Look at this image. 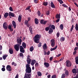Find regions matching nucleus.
I'll list each match as a JSON object with an SVG mask.
<instances>
[{"label":"nucleus","mask_w":78,"mask_h":78,"mask_svg":"<svg viewBox=\"0 0 78 78\" xmlns=\"http://www.w3.org/2000/svg\"><path fill=\"white\" fill-rule=\"evenodd\" d=\"M43 5L44 6H47L48 5V2H44L43 3Z\"/></svg>","instance_id":"obj_38"},{"label":"nucleus","mask_w":78,"mask_h":78,"mask_svg":"<svg viewBox=\"0 0 78 78\" xmlns=\"http://www.w3.org/2000/svg\"><path fill=\"white\" fill-rule=\"evenodd\" d=\"M65 73L66 75H69V72H68V71H66Z\"/></svg>","instance_id":"obj_42"},{"label":"nucleus","mask_w":78,"mask_h":78,"mask_svg":"<svg viewBox=\"0 0 78 78\" xmlns=\"http://www.w3.org/2000/svg\"><path fill=\"white\" fill-rule=\"evenodd\" d=\"M66 66L67 67H70L71 66V63L69 61L67 60L66 62Z\"/></svg>","instance_id":"obj_6"},{"label":"nucleus","mask_w":78,"mask_h":78,"mask_svg":"<svg viewBox=\"0 0 78 78\" xmlns=\"http://www.w3.org/2000/svg\"><path fill=\"white\" fill-rule=\"evenodd\" d=\"M59 27H60V29H61V30H63V24H61L60 26H59Z\"/></svg>","instance_id":"obj_31"},{"label":"nucleus","mask_w":78,"mask_h":78,"mask_svg":"<svg viewBox=\"0 0 78 78\" xmlns=\"http://www.w3.org/2000/svg\"><path fill=\"white\" fill-rule=\"evenodd\" d=\"M56 78V75H54L51 76V78Z\"/></svg>","instance_id":"obj_44"},{"label":"nucleus","mask_w":78,"mask_h":78,"mask_svg":"<svg viewBox=\"0 0 78 78\" xmlns=\"http://www.w3.org/2000/svg\"><path fill=\"white\" fill-rule=\"evenodd\" d=\"M37 14L38 16H41V12H40V11H38Z\"/></svg>","instance_id":"obj_45"},{"label":"nucleus","mask_w":78,"mask_h":78,"mask_svg":"<svg viewBox=\"0 0 78 78\" xmlns=\"http://www.w3.org/2000/svg\"><path fill=\"white\" fill-rule=\"evenodd\" d=\"M62 5L64 7H67V5H66L65 4H62Z\"/></svg>","instance_id":"obj_63"},{"label":"nucleus","mask_w":78,"mask_h":78,"mask_svg":"<svg viewBox=\"0 0 78 78\" xmlns=\"http://www.w3.org/2000/svg\"><path fill=\"white\" fill-rule=\"evenodd\" d=\"M42 43H40L38 45V47H41L42 46Z\"/></svg>","instance_id":"obj_46"},{"label":"nucleus","mask_w":78,"mask_h":78,"mask_svg":"<svg viewBox=\"0 0 78 78\" xmlns=\"http://www.w3.org/2000/svg\"><path fill=\"white\" fill-rule=\"evenodd\" d=\"M53 30L52 29H50L49 32L48 33L49 34H51L52 33H53Z\"/></svg>","instance_id":"obj_26"},{"label":"nucleus","mask_w":78,"mask_h":78,"mask_svg":"<svg viewBox=\"0 0 78 78\" xmlns=\"http://www.w3.org/2000/svg\"><path fill=\"white\" fill-rule=\"evenodd\" d=\"M8 28L11 31H13V29L11 28V25L9 26Z\"/></svg>","instance_id":"obj_33"},{"label":"nucleus","mask_w":78,"mask_h":78,"mask_svg":"<svg viewBox=\"0 0 78 78\" xmlns=\"http://www.w3.org/2000/svg\"><path fill=\"white\" fill-rule=\"evenodd\" d=\"M34 50V47L32 46L30 48V51H33Z\"/></svg>","instance_id":"obj_34"},{"label":"nucleus","mask_w":78,"mask_h":78,"mask_svg":"<svg viewBox=\"0 0 78 78\" xmlns=\"http://www.w3.org/2000/svg\"><path fill=\"white\" fill-rule=\"evenodd\" d=\"M12 24L14 28H16V23L14 21H12Z\"/></svg>","instance_id":"obj_13"},{"label":"nucleus","mask_w":78,"mask_h":78,"mask_svg":"<svg viewBox=\"0 0 78 78\" xmlns=\"http://www.w3.org/2000/svg\"><path fill=\"white\" fill-rule=\"evenodd\" d=\"M22 45L23 47L24 48H26L27 45H26V44H25V43L24 42H23Z\"/></svg>","instance_id":"obj_27"},{"label":"nucleus","mask_w":78,"mask_h":78,"mask_svg":"<svg viewBox=\"0 0 78 78\" xmlns=\"http://www.w3.org/2000/svg\"><path fill=\"white\" fill-rule=\"evenodd\" d=\"M20 47V45L19 44H16L14 45V48L15 50H16V51H18L19 50Z\"/></svg>","instance_id":"obj_4"},{"label":"nucleus","mask_w":78,"mask_h":78,"mask_svg":"<svg viewBox=\"0 0 78 78\" xmlns=\"http://www.w3.org/2000/svg\"><path fill=\"white\" fill-rule=\"evenodd\" d=\"M2 70L3 72H4V71H5V68H2Z\"/></svg>","instance_id":"obj_51"},{"label":"nucleus","mask_w":78,"mask_h":78,"mask_svg":"<svg viewBox=\"0 0 78 78\" xmlns=\"http://www.w3.org/2000/svg\"><path fill=\"white\" fill-rule=\"evenodd\" d=\"M50 51H48L47 53V55H50Z\"/></svg>","instance_id":"obj_61"},{"label":"nucleus","mask_w":78,"mask_h":78,"mask_svg":"<svg viewBox=\"0 0 78 78\" xmlns=\"http://www.w3.org/2000/svg\"><path fill=\"white\" fill-rule=\"evenodd\" d=\"M76 63V64H78V56L76 57L75 58Z\"/></svg>","instance_id":"obj_29"},{"label":"nucleus","mask_w":78,"mask_h":78,"mask_svg":"<svg viewBox=\"0 0 78 78\" xmlns=\"http://www.w3.org/2000/svg\"><path fill=\"white\" fill-rule=\"evenodd\" d=\"M36 60H32L31 62V66H34V64L36 63Z\"/></svg>","instance_id":"obj_14"},{"label":"nucleus","mask_w":78,"mask_h":78,"mask_svg":"<svg viewBox=\"0 0 78 78\" xmlns=\"http://www.w3.org/2000/svg\"><path fill=\"white\" fill-rule=\"evenodd\" d=\"M35 66L36 67H38L39 66V63H36L35 64Z\"/></svg>","instance_id":"obj_54"},{"label":"nucleus","mask_w":78,"mask_h":78,"mask_svg":"<svg viewBox=\"0 0 78 78\" xmlns=\"http://www.w3.org/2000/svg\"><path fill=\"white\" fill-rule=\"evenodd\" d=\"M34 2L35 3H37L38 2V0H34Z\"/></svg>","instance_id":"obj_49"},{"label":"nucleus","mask_w":78,"mask_h":78,"mask_svg":"<svg viewBox=\"0 0 78 78\" xmlns=\"http://www.w3.org/2000/svg\"><path fill=\"white\" fill-rule=\"evenodd\" d=\"M76 30H77V31H78V24H76Z\"/></svg>","instance_id":"obj_39"},{"label":"nucleus","mask_w":78,"mask_h":78,"mask_svg":"<svg viewBox=\"0 0 78 78\" xmlns=\"http://www.w3.org/2000/svg\"><path fill=\"white\" fill-rule=\"evenodd\" d=\"M78 49V47H76L74 49V50L75 51H76V50H77V49Z\"/></svg>","instance_id":"obj_52"},{"label":"nucleus","mask_w":78,"mask_h":78,"mask_svg":"<svg viewBox=\"0 0 78 78\" xmlns=\"http://www.w3.org/2000/svg\"><path fill=\"white\" fill-rule=\"evenodd\" d=\"M11 66L10 65H7L6 66V69L8 71H11Z\"/></svg>","instance_id":"obj_12"},{"label":"nucleus","mask_w":78,"mask_h":78,"mask_svg":"<svg viewBox=\"0 0 78 78\" xmlns=\"http://www.w3.org/2000/svg\"><path fill=\"white\" fill-rule=\"evenodd\" d=\"M66 77V74L64 73H63L62 75L61 78H65Z\"/></svg>","instance_id":"obj_36"},{"label":"nucleus","mask_w":78,"mask_h":78,"mask_svg":"<svg viewBox=\"0 0 78 78\" xmlns=\"http://www.w3.org/2000/svg\"><path fill=\"white\" fill-rule=\"evenodd\" d=\"M3 28L5 29V30H6L7 29V27H8V25L6 22H5L3 24Z\"/></svg>","instance_id":"obj_9"},{"label":"nucleus","mask_w":78,"mask_h":78,"mask_svg":"<svg viewBox=\"0 0 78 78\" xmlns=\"http://www.w3.org/2000/svg\"><path fill=\"white\" fill-rule=\"evenodd\" d=\"M52 59H53V57H51L50 58V60L51 61Z\"/></svg>","instance_id":"obj_64"},{"label":"nucleus","mask_w":78,"mask_h":78,"mask_svg":"<svg viewBox=\"0 0 78 78\" xmlns=\"http://www.w3.org/2000/svg\"><path fill=\"white\" fill-rule=\"evenodd\" d=\"M64 59V57H62V58L60 60V61H62V60H63V59Z\"/></svg>","instance_id":"obj_56"},{"label":"nucleus","mask_w":78,"mask_h":78,"mask_svg":"<svg viewBox=\"0 0 78 78\" xmlns=\"http://www.w3.org/2000/svg\"><path fill=\"white\" fill-rule=\"evenodd\" d=\"M50 28V26L46 27L45 28L46 31H48V30H49V29Z\"/></svg>","instance_id":"obj_37"},{"label":"nucleus","mask_w":78,"mask_h":78,"mask_svg":"<svg viewBox=\"0 0 78 78\" xmlns=\"http://www.w3.org/2000/svg\"><path fill=\"white\" fill-rule=\"evenodd\" d=\"M22 20V16H19V17H18V21L20 22H21V20Z\"/></svg>","instance_id":"obj_24"},{"label":"nucleus","mask_w":78,"mask_h":78,"mask_svg":"<svg viewBox=\"0 0 78 78\" xmlns=\"http://www.w3.org/2000/svg\"><path fill=\"white\" fill-rule=\"evenodd\" d=\"M9 51L10 54H13V49L12 48H10L9 50Z\"/></svg>","instance_id":"obj_17"},{"label":"nucleus","mask_w":78,"mask_h":78,"mask_svg":"<svg viewBox=\"0 0 78 78\" xmlns=\"http://www.w3.org/2000/svg\"><path fill=\"white\" fill-rule=\"evenodd\" d=\"M17 41L18 44H19L20 45L22 44V39H20V38L17 39Z\"/></svg>","instance_id":"obj_10"},{"label":"nucleus","mask_w":78,"mask_h":78,"mask_svg":"<svg viewBox=\"0 0 78 78\" xmlns=\"http://www.w3.org/2000/svg\"><path fill=\"white\" fill-rule=\"evenodd\" d=\"M28 20H26L25 22V24L26 25H27V24H28Z\"/></svg>","instance_id":"obj_53"},{"label":"nucleus","mask_w":78,"mask_h":78,"mask_svg":"<svg viewBox=\"0 0 78 78\" xmlns=\"http://www.w3.org/2000/svg\"><path fill=\"white\" fill-rule=\"evenodd\" d=\"M9 9L11 11H13V9H12V8L11 7H10L9 8Z\"/></svg>","instance_id":"obj_43"},{"label":"nucleus","mask_w":78,"mask_h":78,"mask_svg":"<svg viewBox=\"0 0 78 78\" xmlns=\"http://www.w3.org/2000/svg\"><path fill=\"white\" fill-rule=\"evenodd\" d=\"M41 37V35L38 34L36 35L34 38V41L37 44H39Z\"/></svg>","instance_id":"obj_1"},{"label":"nucleus","mask_w":78,"mask_h":78,"mask_svg":"<svg viewBox=\"0 0 78 78\" xmlns=\"http://www.w3.org/2000/svg\"><path fill=\"white\" fill-rule=\"evenodd\" d=\"M24 77L26 78H30L31 77V74L26 73L25 74Z\"/></svg>","instance_id":"obj_7"},{"label":"nucleus","mask_w":78,"mask_h":78,"mask_svg":"<svg viewBox=\"0 0 78 78\" xmlns=\"http://www.w3.org/2000/svg\"><path fill=\"white\" fill-rule=\"evenodd\" d=\"M59 20H60V19H58L57 20L55 21L56 23H58V22H59Z\"/></svg>","instance_id":"obj_50"},{"label":"nucleus","mask_w":78,"mask_h":78,"mask_svg":"<svg viewBox=\"0 0 78 78\" xmlns=\"http://www.w3.org/2000/svg\"><path fill=\"white\" fill-rule=\"evenodd\" d=\"M65 40V38L63 37H61V38L60 39V41L61 42H63V41H64Z\"/></svg>","instance_id":"obj_28"},{"label":"nucleus","mask_w":78,"mask_h":78,"mask_svg":"<svg viewBox=\"0 0 78 78\" xmlns=\"http://www.w3.org/2000/svg\"><path fill=\"white\" fill-rule=\"evenodd\" d=\"M51 28L54 30H55V26H54V25H52L51 26Z\"/></svg>","instance_id":"obj_41"},{"label":"nucleus","mask_w":78,"mask_h":78,"mask_svg":"<svg viewBox=\"0 0 78 78\" xmlns=\"http://www.w3.org/2000/svg\"><path fill=\"white\" fill-rule=\"evenodd\" d=\"M8 16V13L5 12L4 14V17L5 18H7V17Z\"/></svg>","instance_id":"obj_25"},{"label":"nucleus","mask_w":78,"mask_h":78,"mask_svg":"<svg viewBox=\"0 0 78 78\" xmlns=\"http://www.w3.org/2000/svg\"><path fill=\"white\" fill-rule=\"evenodd\" d=\"M43 48L44 50H45V49H47V44H44V45L43 46Z\"/></svg>","instance_id":"obj_22"},{"label":"nucleus","mask_w":78,"mask_h":78,"mask_svg":"<svg viewBox=\"0 0 78 78\" xmlns=\"http://www.w3.org/2000/svg\"><path fill=\"white\" fill-rule=\"evenodd\" d=\"M72 73H76V69H73L72 70Z\"/></svg>","instance_id":"obj_23"},{"label":"nucleus","mask_w":78,"mask_h":78,"mask_svg":"<svg viewBox=\"0 0 78 78\" xmlns=\"http://www.w3.org/2000/svg\"><path fill=\"white\" fill-rule=\"evenodd\" d=\"M51 46L53 47L55 46V40L54 39H52L51 41Z\"/></svg>","instance_id":"obj_5"},{"label":"nucleus","mask_w":78,"mask_h":78,"mask_svg":"<svg viewBox=\"0 0 78 78\" xmlns=\"http://www.w3.org/2000/svg\"><path fill=\"white\" fill-rule=\"evenodd\" d=\"M76 51H75L73 52V55H76Z\"/></svg>","instance_id":"obj_58"},{"label":"nucleus","mask_w":78,"mask_h":78,"mask_svg":"<svg viewBox=\"0 0 78 78\" xmlns=\"http://www.w3.org/2000/svg\"><path fill=\"white\" fill-rule=\"evenodd\" d=\"M35 22L36 24H38V23H39V20L35 18Z\"/></svg>","instance_id":"obj_21"},{"label":"nucleus","mask_w":78,"mask_h":78,"mask_svg":"<svg viewBox=\"0 0 78 78\" xmlns=\"http://www.w3.org/2000/svg\"><path fill=\"white\" fill-rule=\"evenodd\" d=\"M51 8H55V5L53 4V2H51Z\"/></svg>","instance_id":"obj_19"},{"label":"nucleus","mask_w":78,"mask_h":78,"mask_svg":"<svg viewBox=\"0 0 78 78\" xmlns=\"http://www.w3.org/2000/svg\"><path fill=\"white\" fill-rule=\"evenodd\" d=\"M30 6H29L27 8H26V10H28L29 9H30Z\"/></svg>","instance_id":"obj_55"},{"label":"nucleus","mask_w":78,"mask_h":78,"mask_svg":"<svg viewBox=\"0 0 78 78\" xmlns=\"http://www.w3.org/2000/svg\"><path fill=\"white\" fill-rule=\"evenodd\" d=\"M37 75L39 76H42V73L40 72H37Z\"/></svg>","instance_id":"obj_35"},{"label":"nucleus","mask_w":78,"mask_h":78,"mask_svg":"<svg viewBox=\"0 0 78 78\" xmlns=\"http://www.w3.org/2000/svg\"><path fill=\"white\" fill-rule=\"evenodd\" d=\"M44 65L47 68H48V67H49V63L47 62H44Z\"/></svg>","instance_id":"obj_16"},{"label":"nucleus","mask_w":78,"mask_h":78,"mask_svg":"<svg viewBox=\"0 0 78 78\" xmlns=\"http://www.w3.org/2000/svg\"><path fill=\"white\" fill-rule=\"evenodd\" d=\"M47 21H44V20H42L41 21V23L43 24V25H45L47 23Z\"/></svg>","instance_id":"obj_11"},{"label":"nucleus","mask_w":78,"mask_h":78,"mask_svg":"<svg viewBox=\"0 0 78 78\" xmlns=\"http://www.w3.org/2000/svg\"><path fill=\"white\" fill-rule=\"evenodd\" d=\"M61 15L59 14H57L56 16V18L57 19H60Z\"/></svg>","instance_id":"obj_18"},{"label":"nucleus","mask_w":78,"mask_h":78,"mask_svg":"<svg viewBox=\"0 0 78 78\" xmlns=\"http://www.w3.org/2000/svg\"><path fill=\"white\" fill-rule=\"evenodd\" d=\"M32 27H31V26H30L29 27V30H30L31 34H33V31H32Z\"/></svg>","instance_id":"obj_30"},{"label":"nucleus","mask_w":78,"mask_h":78,"mask_svg":"<svg viewBox=\"0 0 78 78\" xmlns=\"http://www.w3.org/2000/svg\"><path fill=\"white\" fill-rule=\"evenodd\" d=\"M49 14H50V11H48L47 12H46V15L47 16H48V15H49Z\"/></svg>","instance_id":"obj_48"},{"label":"nucleus","mask_w":78,"mask_h":78,"mask_svg":"<svg viewBox=\"0 0 78 78\" xmlns=\"http://www.w3.org/2000/svg\"><path fill=\"white\" fill-rule=\"evenodd\" d=\"M61 55V54H58V55H56V57H59V56H60Z\"/></svg>","instance_id":"obj_57"},{"label":"nucleus","mask_w":78,"mask_h":78,"mask_svg":"<svg viewBox=\"0 0 78 78\" xmlns=\"http://www.w3.org/2000/svg\"><path fill=\"white\" fill-rule=\"evenodd\" d=\"M73 27H74V26L73 25H72L71 28L70 29L71 31H72L73 29Z\"/></svg>","instance_id":"obj_47"},{"label":"nucleus","mask_w":78,"mask_h":78,"mask_svg":"<svg viewBox=\"0 0 78 78\" xmlns=\"http://www.w3.org/2000/svg\"><path fill=\"white\" fill-rule=\"evenodd\" d=\"M60 3V4H62L63 3V1L62 0H57Z\"/></svg>","instance_id":"obj_40"},{"label":"nucleus","mask_w":78,"mask_h":78,"mask_svg":"<svg viewBox=\"0 0 78 78\" xmlns=\"http://www.w3.org/2000/svg\"><path fill=\"white\" fill-rule=\"evenodd\" d=\"M15 78H19V75L18 74H17Z\"/></svg>","instance_id":"obj_60"},{"label":"nucleus","mask_w":78,"mask_h":78,"mask_svg":"<svg viewBox=\"0 0 78 78\" xmlns=\"http://www.w3.org/2000/svg\"><path fill=\"white\" fill-rule=\"evenodd\" d=\"M57 47H58V46H55V47L54 48H51L50 49V51H53V50H56V48H57Z\"/></svg>","instance_id":"obj_20"},{"label":"nucleus","mask_w":78,"mask_h":78,"mask_svg":"<svg viewBox=\"0 0 78 78\" xmlns=\"http://www.w3.org/2000/svg\"><path fill=\"white\" fill-rule=\"evenodd\" d=\"M26 72L28 73H30L31 72V67H30V65H28V64H26Z\"/></svg>","instance_id":"obj_2"},{"label":"nucleus","mask_w":78,"mask_h":78,"mask_svg":"<svg viewBox=\"0 0 78 78\" xmlns=\"http://www.w3.org/2000/svg\"><path fill=\"white\" fill-rule=\"evenodd\" d=\"M8 56L7 55H4L2 56V58L4 60L6 59V57Z\"/></svg>","instance_id":"obj_32"},{"label":"nucleus","mask_w":78,"mask_h":78,"mask_svg":"<svg viewBox=\"0 0 78 78\" xmlns=\"http://www.w3.org/2000/svg\"><path fill=\"white\" fill-rule=\"evenodd\" d=\"M30 58V55H28L27 59V64L29 65L30 64H31V59Z\"/></svg>","instance_id":"obj_3"},{"label":"nucleus","mask_w":78,"mask_h":78,"mask_svg":"<svg viewBox=\"0 0 78 78\" xmlns=\"http://www.w3.org/2000/svg\"><path fill=\"white\" fill-rule=\"evenodd\" d=\"M9 16H11V17H14V14L13 13H12L11 12H9Z\"/></svg>","instance_id":"obj_15"},{"label":"nucleus","mask_w":78,"mask_h":78,"mask_svg":"<svg viewBox=\"0 0 78 78\" xmlns=\"http://www.w3.org/2000/svg\"><path fill=\"white\" fill-rule=\"evenodd\" d=\"M20 52H21L22 53H25V50H24V48H23L22 46H20Z\"/></svg>","instance_id":"obj_8"},{"label":"nucleus","mask_w":78,"mask_h":78,"mask_svg":"<svg viewBox=\"0 0 78 78\" xmlns=\"http://www.w3.org/2000/svg\"><path fill=\"white\" fill-rule=\"evenodd\" d=\"M20 56H23V53H20Z\"/></svg>","instance_id":"obj_59"},{"label":"nucleus","mask_w":78,"mask_h":78,"mask_svg":"<svg viewBox=\"0 0 78 78\" xmlns=\"http://www.w3.org/2000/svg\"><path fill=\"white\" fill-rule=\"evenodd\" d=\"M56 35L57 37H59V33H57Z\"/></svg>","instance_id":"obj_62"}]
</instances>
